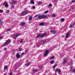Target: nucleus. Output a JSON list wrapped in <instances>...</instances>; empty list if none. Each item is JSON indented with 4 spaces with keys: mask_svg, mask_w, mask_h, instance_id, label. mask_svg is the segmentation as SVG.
<instances>
[{
    "mask_svg": "<svg viewBox=\"0 0 75 75\" xmlns=\"http://www.w3.org/2000/svg\"><path fill=\"white\" fill-rule=\"evenodd\" d=\"M33 9H35V7L34 6H33Z\"/></svg>",
    "mask_w": 75,
    "mask_h": 75,
    "instance_id": "38",
    "label": "nucleus"
},
{
    "mask_svg": "<svg viewBox=\"0 0 75 75\" xmlns=\"http://www.w3.org/2000/svg\"><path fill=\"white\" fill-rule=\"evenodd\" d=\"M25 24V23L24 22H22L21 23V26H23Z\"/></svg>",
    "mask_w": 75,
    "mask_h": 75,
    "instance_id": "10",
    "label": "nucleus"
},
{
    "mask_svg": "<svg viewBox=\"0 0 75 75\" xmlns=\"http://www.w3.org/2000/svg\"><path fill=\"white\" fill-rule=\"evenodd\" d=\"M69 33H67L66 35V37H67V38H68L69 37Z\"/></svg>",
    "mask_w": 75,
    "mask_h": 75,
    "instance_id": "13",
    "label": "nucleus"
},
{
    "mask_svg": "<svg viewBox=\"0 0 75 75\" xmlns=\"http://www.w3.org/2000/svg\"><path fill=\"white\" fill-rule=\"evenodd\" d=\"M67 62V60L64 61L62 62L63 64H65V63H66Z\"/></svg>",
    "mask_w": 75,
    "mask_h": 75,
    "instance_id": "22",
    "label": "nucleus"
},
{
    "mask_svg": "<svg viewBox=\"0 0 75 75\" xmlns=\"http://www.w3.org/2000/svg\"><path fill=\"white\" fill-rule=\"evenodd\" d=\"M57 66V64H55L54 66L53 67V69H54V68H55Z\"/></svg>",
    "mask_w": 75,
    "mask_h": 75,
    "instance_id": "27",
    "label": "nucleus"
},
{
    "mask_svg": "<svg viewBox=\"0 0 75 75\" xmlns=\"http://www.w3.org/2000/svg\"><path fill=\"white\" fill-rule=\"evenodd\" d=\"M52 17H56V16H55V14H54L53 15H52Z\"/></svg>",
    "mask_w": 75,
    "mask_h": 75,
    "instance_id": "26",
    "label": "nucleus"
},
{
    "mask_svg": "<svg viewBox=\"0 0 75 75\" xmlns=\"http://www.w3.org/2000/svg\"><path fill=\"white\" fill-rule=\"evenodd\" d=\"M24 54V53H23L22 54V55H23V54Z\"/></svg>",
    "mask_w": 75,
    "mask_h": 75,
    "instance_id": "46",
    "label": "nucleus"
},
{
    "mask_svg": "<svg viewBox=\"0 0 75 75\" xmlns=\"http://www.w3.org/2000/svg\"><path fill=\"white\" fill-rule=\"evenodd\" d=\"M74 58H75V55H74Z\"/></svg>",
    "mask_w": 75,
    "mask_h": 75,
    "instance_id": "48",
    "label": "nucleus"
},
{
    "mask_svg": "<svg viewBox=\"0 0 75 75\" xmlns=\"http://www.w3.org/2000/svg\"><path fill=\"white\" fill-rule=\"evenodd\" d=\"M74 24H73V25H70L69 26V28H72L73 27V25H74Z\"/></svg>",
    "mask_w": 75,
    "mask_h": 75,
    "instance_id": "16",
    "label": "nucleus"
},
{
    "mask_svg": "<svg viewBox=\"0 0 75 75\" xmlns=\"http://www.w3.org/2000/svg\"><path fill=\"white\" fill-rule=\"evenodd\" d=\"M73 71H74V72H75V69H73Z\"/></svg>",
    "mask_w": 75,
    "mask_h": 75,
    "instance_id": "39",
    "label": "nucleus"
},
{
    "mask_svg": "<svg viewBox=\"0 0 75 75\" xmlns=\"http://www.w3.org/2000/svg\"><path fill=\"white\" fill-rule=\"evenodd\" d=\"M39 25H41V26H42V25H44V23H40L39 24Z\"/></svg>",
    "mask_w": 75,
    "mask_h": 75,
    "instance_id": "15",
    "label": "nucleus"
},
{
    "mask_svg": "<svg viewBox=\"0 0 75 75\" xmlns=\"http://www.w3.org/2000/svg\"><path fill=\"white\" fill-rule=\"evenodd\" d=\"M2 23H3V22L0 19V25H1L2 24Z\"/></svg>",
    "mask_w": 75,
    "mask_h": 75,
    "instance_id": "21",
    "label": "nucleus"
},
{
    "mask_svg": "<svg viewBox=\"0 0 75 75\" xmlns=\"http://www.w3.org/2000/svg\"><path fill=\"white\" fill-rule=\"evenodd\" d=\"M6 74H4L3 75H6Z\"/></svg>",
    "mask_w": 75,
    "mask_h": 75,
    "instance_id": "50",
    "label": "nucleus"
},
{
    "mask_svg": "<svg viewBox=\"0 0 75 75\" xmlns=\"http://www.w3.org/2000/svg\"><path fill=\"white\" fill-rule=\"evenodd\" d=\"M9 75H13V74H12V73H10Z\"/></svg>",
    "mask_w": 75,
    "mask_h": 75,
    "instance_id": "43",
    "label": "nucleus"
},
{
    "mask_svg": "<svg viewBox=\"0 0 75 75\" xmlns=\"http://www.w3.org/2000/svg\"><path fill=\"white\" fill-rule=\"evenodd\" d=\"M32 18H33V16H30L29 18H28V20H29V21H31V20Z\"/></svg>",
    "mask_w": 75,
    "mask_h": 75,
    "instance_id": "14",
    "label": "nucleus"
},
{
    "mask_svg": "<svg viewBox=\"0 0 75 75\" xmlns=\"http://www.w3.org/2000/svg\"><path fill=\"white\" fill-rule=\"evenodd\" d=\"M56 71L58 72V74H61V71L59 69H56Z\"/></svg>",
    "mask_w": 75,
    "mask_h": 75,
    "instance_id": "9",
    "label": "nucleus"
},
{
    "mask_svg": "<svg viewBox=\"0 0 75 75\" xmlns=\"http://www.w3.org/2000/svg\"><path fill=\"white\" fill-rule=\"evenodd\" d=\"M26 9V8H25L24 9V10H25Z\"/></svg>",
    "mask_w": 75,
    "mask_h": 75,
    "instance_id": "51",
    "label": "nucleus"
},
{
    "mask_svg": "<svg viewBox=\"0 0 75 75\" xmlns=\"http://www.w3.org/2000/svg\"><path fill=\"white\" fill-rule=\"evenodd\" d=\"M54 61L52 60L50 62V64H54Z\"/></svg>",
    "mask_w": 75,
    "mask_h": 75,
    "instance_id": "19",
    "label": "nucleus"
},
{
    "mask_svg": "<svg viewBox=\"0 0 75 75\" xmlns=\"http://www.w3.org/2000/svg\"><path fill=\"white\" fill-rule=\"evenodd\" d=\"M11 7L12 8H13L14 7V5H12L11 6Z\"/></svg>",
    "mask_w": 75,
    "mask_h": 75,
    "instance_id": "33",
    "label": "nucleus"
},
{
    "mask_svg": "<svg viewBox=\"0 0 75 75\" xmlns=\"http://www.w3.org/2000/svg\"><path fill=\"white\" fill-rule=\"evenodd\" d=\"M54 57H51L50 59H54Z\"/></svg>",
    "mask_w": 75,
    "mask_h": 75,
    "instance_id": "31",
    "label": "nucleus"
},
{
    "mask_svg": "<svg viewBox=\"0 0 75 75\" xmlns=\"http://www.w3.org/2000/svg\"><path fill=\"white\" fill-rule=\"evenodd\" d=\"M4 50L6 51V50H7V48L6 47H5L4 49Z\"/></svg>",
    "mask_w": 75,
    "mask_h": 75,
    "instance_id": "36",
    "label": "nucleus"
},
{
    "mask_svg": "<svg viewBox=\"0 0 75 75\" xmlns=\"http://www.w3.org/2000/svg\"><path fill=\"white\" fill-rule=\"evenodd\" d=\"M22 49V48H19V51H21V49Z\"/></svg>",
    "mask_w": 75,
    "mask_h": 75,
    "instance_id": "34",
    "label": "nucleus"
},
{
    "mask_svg": "<svg viewBox=\"0 0 75 75\" xmlns=\"http://www.w3.org/2000/svg\"><path fill=\"white\" fill-rule=\"evenodd\" d=\"M46 35L47 33H45L43 35H41L40 34H39L36 37L37 38L38 37H39L40 38H42V37H45L46 36Z\"/></svg>",
    "mask_w": 75,
    "mask_h": 75,
    "instance_id": "2",
    "label": "nucleus"
},
{
    "mask_svg": "<svg viewBox=\"0 0 75 75\" xmlns=\"http://www.w3.org/2000/svg\"><path fill=\"white\" fill-rule=\"evenodd\" d=\"M33 72H37V70L36 69H35L33 70Z\"/></svg>",
    "mask_w": 75,
    "mask_h": 75,
    "instance_id": "32",
    "label": "nucleus"
},
{
    "mask_svg": "<svg viewBox=\"0 0 75 75\" xmlns=\"http://www.w3.org/2000/svg\"><path fill=\"white\" fill-rule=\"evenodd\" d=\"M15 0H12V1H14Z\"/></svg>",
    "mask_w": 75,
    "mask_h": 75,
    "instance_id": "52",
    "label": "nucleus"
},
{
    "mask_svg": "<svg viewBox=\"0 0 75 75\" xmlns=\"http://www.w3.org/2000/svg\"><path fill=\"white\" fill-rule=\"evenodd\" d=\"M49 6H50V7H52V5L51 4H49Z\"/></svg>",
    "mask_w": 75,
    "mask_h": 75,
    "instance_id": "37",
    "label": "nucleus"
},
{
    "mask_svg": "<svg viewBox=\"0 0 75 75\" xmlns=\"http://www.w3.org/2000/svg\"><path fill=\"white\" fill-rule=\"evenodd\" d=\"M24 39H21V41H20V43H22L23 42V41H24Z\"/></svg>",
    "mask_w": 75,
    "mask_h": 75,
    "instance_id": "20",
    "label": "nucleus"
},
{
    "mask_svg": "<svg viewBox=\"0 0 75 75\" xmlns=\"http://www.w3.org/2000/svg\"><path fill=\"white\" fill-rule=\"evenodd\" d=\"M37 16H38V15H36L34 16V17H37Z\"/></svg>",
    "mask_w": 75,
    "mask_h": 75,
    "instance_id": "41",
    "label": "nucleus"
},
{
    "mask_svg": "<svg viewBox=\"0 0 75 75\" xmlns=\"http://www.w3.org/2000/svg\"><path fill=\"white\" fill-rule=\"evenodd\" d=\"M20 35V34H16L15 35L13 36V38L14 39H16V38H17V37L19 36Z\"/></svg>",
    "mask_w": 75,
    "mask_h": 75,
    "instance_id": "5",
    "label": "nucleus"
},
{
    "mask_svg": "<svg viewBox=\"0 0 75 75\" xmlns=\"http://www.w3.org/2000/svg\"><path fill=\"white\" fill-rule=\"evenodd\" d=\"M16 57L18 58H20V55L19 54V53H18L16 54Z\"/></svg>",
    "mask_w": 75,
    "mask_h": 75,
    "instance_id": "8",
    "label": "nucleus"
},
{
    "mask_svg": "<svg viewBox=\"0 0 75 75\" xmlns=\"http://www.w3.org/2000/svg\"><path fill=\"white\" fill-rule=\"evenodd\" d=\"M3 12V10H0V13H2Z\"/></svg>",
    "mask_w": 75,
    "mask_h": 75,
    "instance_id": "28",
    "label": "nucleus"
},
{
    "mask_svg": "<svg viewBox=\"0 0 75 75\" xmlns=\"http://www.w3.org/2000/svg\"><path fill=\"white\" fill-rule=\"evenodd\" d=\"M71 69H72V67H71Z\"/></svg>",
    "mask_w": 75,
    "mask_h": 75,
    "instance_id": "49",
    "label": "nucleus"
},
{
    "mask_svg": "<svg viewBox=\"0 0 75 75\" xmlns=\"http://www.w3.org/2000/svg\"><path fill=\"white\" fill-rule=\"evenodd\" d=\"M72 9H73V10H74V9H75V8H72Z\"/></svg>",
    "mask_w": 75,
    "mask_h": 75,
    "instance_id": "47",
    "label": "nucleus"
},
{
    "mask_svg": "<svg viewBox=\"0 0 75 75\" xmlns=\"http://www.w3.org/2000/svg\"><path fill=\"white\" fill-rule=\"evenodd\" d=\"M7 13H9V10H8V11H7Z\"/></svg>",
    "mask_w": 75,
    "mask_h": 75,
    "instance_id": "44",
    "label": "nucleus"
},
{
    "mask_svg": "<svg viewBox=\"0 0 75 75\" xmlns=\"http://www.w3.org/2000/svg\"><path fill=\"white\" fill-rule=\"evenodd\" d=\"M4 4L6 7H7L8 6V3L7 2H4Z\"/></svg>",
    "mask_w": 75,
    "mask_h": 75,
    "instance_id": "4",
    "label": "nucleus"
},
{
    "mask_svg": "<svg viewBox=\"0 0 75 75\" xmlns=\"http://www.w3.org/2000/svg\"><path fill=\"white\" fill-rule=\"evenodd\" d=\"M50 32H51V33L53 34H54L56 33V32L55 31H54V30H51Z\"/></svg>",
    "mask_w": 75,
    "mask_h": 75,
    "instance_id": "11",
    "label": "nucleus"
},
{
    "mask_svg": "<svg viewBox=\"0 0 75 75\" xmlns=\"http://www.w3.org/2000/svg\"><path fill=\"white\" fill-rule=\"evenodd\" d=\"M48 11H45V13H48Z\"/></svg>",
    "mask_w": 75,
    "mask_h": 75,
    "instance_id": "40",
    "label": "nucleus"
},
{
    "mask_svg": "<svg viewBox=\"0 0 75 75\" xmlns=\"http://www.w3.org/2000/svg\"><path fill=\"white\" fill-rule=\"evenodd\" d=\"M48 53H49V51L48 50H46L45 52L44 53V55H48Z\"/></svg>",
    "mask_w": 75,
    "mask_h": 75,
    "instance_id": "6",
    "label": "nucleus"
},
{
    "mask_svg": "<svg viewBox=\"0 0 75 75\" xmlns=\"http://www.w3.org/2000/svg\"><path fill=\"white\" fill-rule=\"evenodd\" d=\"M30 3L31 4H34V2L33 0H31L30 1Z\"/></svg>",
    "mask_w": 75,
    "mask_h": 75,
    "instance_id": "18",
    "label": "nucleus"
},
{
    "mask_svg": "<svg viewBox=\"0 0 75 75\" xmlns=\"http://www.w3.org/2000/svg\"><path fill=\"white\" fill-rule=\"evenodd\" d=\"M42 4V2L40 1L39 2L38 4V5H39V4Z\"/></svg>",
    "mask_w": 75,
    "mask_h": 75,
    "instance_id": "24",
    "label": "nucleus"
},
{
    "mask_svg": "<svg viewBox=\"0 0 75 75\" xmlns=\"http://www.w3.org/2000/svg\"><path fill=\"white\" fill-rule=\"evenodd\" d=\"M47 17V16H45L44 15H38V18L39 19H42V18H46Z\"/></svg>",
    "mask_w": 75,
    "mask_h": 75,
    "instance_id": "1",
    "label": "nucleus"
},
{
    "mask_svg": "<svg viewBox=\"0 0 75 75\" xmlns=\"http://www.w3.org/2000/svg\"><path fill=\"white\" fill-rule=\"evenodd\" d=\"M0 38L1 39H3V37L2 36H1L0 37Z\"/></svg>",
    "mask_w": 75,
    "mask_h": 75,
    "instance_id": "42",
    "label": "nucleus"
},
{
    "mask_svg": "<svg viewBox=\"0 0 75 75\" xmlns=\"http://www.w3.org/2000/svg\"><path fill=\"white\" fill-rule=\"evenodd\" d=\"M30 63H28V64H25V65H26V67H28V65H30Z\"/></svg>",
    "mask_w": 75,
    "mask_h": 75,
    "instance_id": "23",
    "label": "nucleus"
},
{
    "mask_svg": "<svg viewBox=\"0 0 75 75\" xmlns=\"http://www.w3.org/2000/svg\"><path fill=\"white\" fill-rule=\"evenodd\" d=\"M16 3V1H12V2L10 3V4H15Z\"/></svg>",
    "mask_w": 75,
    "mask_h": 75,
    "instance_id": "12",
    "label": "nucleus"
},
{
    "mask_svg": "<svg viewBox=\"0 0 75 75\" xmlns=\"http://www.w3.org/2000/svg\"><path fill=\"white\" fill-rule=\"evenodd\" d=\"M28 13V11L25 10L23 11L21 13V15L22 16H25V15H26V14H27Z\"/></svg>",
    "mask_w": 75,
    "mask_h": 75,
    "instance_id": "3",
    "label": "nucleus"
},
{
    "mask_svg": "<svg viewBox=\"0 0 75 75\" xmlns=\"http://www.w3.org/2000/svg\"><path fill=\"white\" fill-rule=\"evenodd\" d=\"M8 45V44L6 42H5L3 45L4 46H6V45Z\"/></svg>",
    "mask_w": 75,
    "mask_h": 75,
    "instance_id": "17",
    "label": "nucleus"
},
{
    "mask_svg": "<svg viewBox=\"0 0 75 75\" xmlns=\"http://www.w3.org/2000/svg\"><path fill=\"white\" fill-rule=\"evenodd\" d=\"M11 31V29L9 28L7 30V31Z\"/></svg>",
    "mask_w": 75,
    "mask_h": 75,
    "instance_id": "29",
    "label": "nucleus"
},
{
    "mask_svg": "<svg viewBox=\"0 0 75 75\" xmlns=\"http://www.w3.org/2000/svg\"><path fill=\"white\" fill-rule=\"evenodd\" d=\"M61 21H62L63 22V21H64V18H62L61 20Z\"/></svg>",
    "mask_w": 75,
    "mask_h": 75,
    "instance_id": "30",
    "label": "nucleus"
},
{
    "mask_svg": "<svg viewBox=\"0 0 75 75\" xmlns=\"http://www.w3.org/2000/svg\"><path fill=\"white\" fill-rule=\"evenodd\" d=\"M4 69H7V67L6 66H5L4 67Z\"/></svg>",
    "mask_w": 75,
    "mask_h": 75,
    "instance_id": "25",
    "label": "nucleus"
},
{
    "mask_svg": "<svg viewBox=\"0 0 75 75\" xmlns=\"http://www.w3.org/2000/svg\"><path fill=\"white\" fill-rule=\"evenodd\" d=\"M6 42H7V44L8 45V44H10V42H11V40H10V39H8V40H6Z\"/></svg>",
    "mask_w": 75,
    "mask_h": 75,
    "instance_id": "7",
    "label": "nucleus"
},
{
    "mask_svg": "<svg viewBox=\"0 0 75 75\" xmlns=\"http://www.w3.org/2000/svg\"><path fill=\"white\" fill-rule=\"evenodd\" d=\"M12 55H14V53H12Z\"/></svg>",
    "mask_w": 75,
    "mask_h": 75,
    "instance_id": "45",
    "label": "nucleus"
},
{
    "mask_svg": "<svg viewBox=\"0 0 75 75\" xmlns=\"http://www.w3.org/2000/svg\"><path fill=\"white\" fill-rule=\"evenodd\" d=\"M75 0H72V3H75Z\"/></svg>",
    "mask_w": 75,
    "mask_h": 75,
    "instance_id": "35",
    "label": "nucleus"
}]
</instances>
